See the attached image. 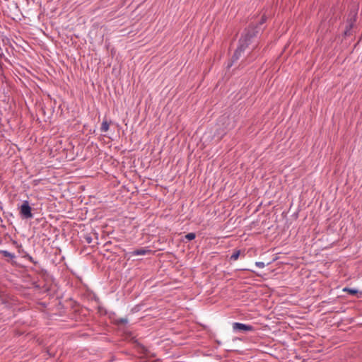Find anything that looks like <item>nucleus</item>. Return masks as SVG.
I'll list each match as a JSON object with an SVG mask.
<instances>
[{"label": "nucleus", "mask_w": 362, "mask_h": 362, "mask_svg": "<svg viewBox=\"0 0 362 362\" xmlns=\"http://www.w3.org/2000/svg\"><path fill=\"white\" fill-rule=\"evenodd\" d=\"M356 13H353V18H355V17H356Z\"/></svg>", "instance_id": "13"}, {"label": "nucleus", "mask_w": 362, "mask_h": 362, "mask_svg": "<svg viewBox=\"0 0 362 362\" xmlns=\"http://www.w3.org/2000/svg\"><path fill=\"white\" fill-rule=\"evenodd\" d=\"M257 33V32L255 31H247L241 37L239 40V45L233 57V61L238 60L241 53L245 51L246 48L254 49L256 47L255 37Z\"/></svg>", "instance_id": "1"}, {"label": "nucleus", "mask_w": 362, "mask_h": 362, "mask_svg": "<svg viewBox=\"0 0 362 362\" xmlns=\"http://www.w3.org/2000/svg\"><path fill=\"white\" fill-rule=\"evenodd\" d=\"M240 255V250H236L233 252V254L230 257V259L235 261L238 259Z\"/></svg>", "instance_id": "7"}, {"label": "nucleus", "mask_w": 362, "mask_h": 362, "mask_svg": "<svg viewBox=\"0 0 362 362\" xmlns=\"http://www.w3.org/2000/svg\"><path fill=\"white\" fill-rule=\"evenodd\" d=\"M20 213L22 216L25 218H31L33 217V214L31 212V207L29 205V202L28 201H24L21 206Z\"/></svg>", "instance_id": "2"}, {"label": "nucleus", "mask_w": 362, "mask_h": 362, "mask_svg": "<svg viewBox=\"0 0 362 362\" xmlns=\"http://www.w3.org/2000/svg\"><path fill=\"white\" fill-rule=\"evenodd\" d=\"M233 329L234 331L250 332L253 330V327L240 322H234L233 324Z\"/></svg>", "instance_id": "3"}, {"label": "nucleus", "mask_w": 362, "mask_h": 362, "mask_svg": "<svg viewBox=\"0 0 362 362\" xmlns=\"http://www.w3.org/2000/svg\"><path fill=\"white\" fill-rule=\"evenodd\" d=\"M151 252L150 250H147L146 248H141L138 250H135L131 252L132 256H138V255H145Z\"/></svg>", "instance_id": "4"}, {"label": "nucleus", "mask_w": 362, "mask_h": 362, "mask_svg": "<svg viewBox=\"0 0 362 362\" xmlns=\"http://www.w3.org/2000/svg\"><path fill=\"white\" fill-rule=\"evenodd\" d=\"M2 55H3V52H2L1 48L0 47V57H1Z\"/></svg>", "instance_id": "12"}, {"label": "nucleus", "mask_w": 362, "mask_h": 362, "mask_svg": "<svg viewBox=\"0 0 362 362\" xmlns=\"http://www.w3.org/2000/svg\"><path fill=\"white\" fill-rule=\"evenodd\" d=\"M195 237H196V235H195V233H189L185 235V238L187 239L188 240H194L195 238Z\"/></svg>", "instance_id": "9"}, {"label": "nucleus", "mask_w": 362, "mask_h": 362, "mask_svg": "<svg viewBox=\"0 0 362 362\" xmlns=\"http://www.w3.org/2000/svg\"><path fill=\"white\" fill-rule=\"evenodd\" d=\"M255 265L259 268H264L265 267V264L262 262H256Z\"/></svg>", "instance_id": "10"}, {"label": "nucleus", "mask_w": 362, "mask_h": 362, "mask_svg": "<svg viewBox=\"0 0 362 362\" xmlns=\"http://www.w3.org/2000/svg\"><path fill=\"white\" fill-rule=\"evenodd\" d=\"M109 127H110L109 123L107 121L104 120L101 124V127H100L101 132H107L109 129Z\"/></svg>", "instance_id": "5"}, {"label": "nucleus", "mask_w": 362, "mask_h": 362, "mask_svg": "<svg viewBox=\"0 0 362 362\" xmlns=\"http://www.w3.org/2000/svg\"><path fill=\"white\" fill-rule=\"evenodd\" d=\"M343 291L346 292L351 295H356L358 293V291L356 288H344Z\"/></svg>", "instance_id": "6"}, {"label": "nucleus", "mask_w": 362, "mask_h": 362, "mask_svg": "<svg viewBox=\"0 0 362 362\" xmlns=\"http://www.w3.org/2000/svg\"><path fill=\"white\" fill-rule=\"evenodd\" d=\"M355 21V19H353L352 18L350 20V21L348 22V24H349V29H346L345 31H344V34L346 35H349V30L352 27V25H353V22Z\"/></svg>", "instance_id": "8"}, {"label": "nucleus", "mask_w": 362, "mask_h": 362, "mask_svg": "<svg viewBox=\"0 0 362 362\" xmlns=\"http://www.w3.org/2000/svg\"><path fill=\"white\" fill-rule=\"evenodd\" d=\"M4 252L6 256H10V253L8 252L4 251Z\"/></svg>", "instance_id": "11"}]
</instances>
